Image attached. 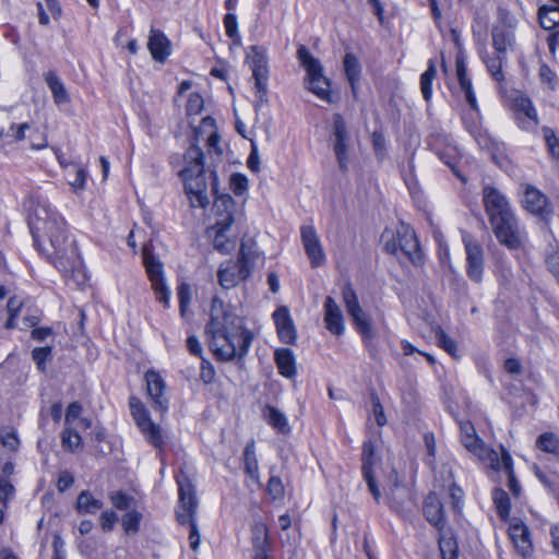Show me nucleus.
Segmentation results:
<instances>
[{"label":"nucleus","instance_id":"1","mask_svg":"<svg viewBox=\"0 0 559 559\" xmlns=\"http://www.w3.org/2000/svg\"><path fill=\"white\" fill-rule=\"evenodd\" d=\"M28 225L35 245L47 255L68 282L76 287L86 284L87 276L75 240L70 239L63 218L40 197L33 200Z\"/></svg>","mask_w":559,"mask_h":559},{"label":"nucleus","instance_id":"2","mask_svg":"<svg viewBox=\"0 0 559 559\" xmlns=\"http://www.w3.org/2000/svg\"><path fill=\"white\" fill-rule=\"evenodd\" d=\"M205 333L209 347L224 361L246 355L253 340L252 333L245 328L243 319L218 298L212 300Z\"/></svg>","mask_w":559,"mask_h":559},{"label":"nucleus","instance_id":"3","mask_svg":"<svg viewBox=\"0 0 559 559\" xmlns=\"http://www.w3.org/2000/svg\"><path fill=\"white\" fill-rule=\"evenodd\" d=\"M185 168L180 176L193 207H205L209 204L206 195V178L203 163V152L195 142L191 143L185 154Z\"/></svg>","mask_w":559,"mask_h":559},{"label":"nucleus","instance_id":"4","mask_svg":"<svg viewBox=\"0 0 559 559\" xmlns=\"http://www.w3.org/2000/svg\"><path fill=\"white\" fill-rule=\"evenodd\" d=\"M179 486V504L177 509V520L182 525H189L190 527V546L193 550L198 549L200 543V535L195 523V512L198 508V500L194 495L192 485L187 478L182 480L177 478Z\"/></svg>","mask_w":559,"mask_h":559},{"label":"nucleus","instance_id":"5","mask_svg":"<svg viewBox=\"0 0 559 559\" xmlns=\"http://www.w3.org/2000/svg\"><path fill=\"white\" fill-rule=\"evenodd\" d=\"M297 58L307 72V86L322 100L331 102L330 82L323 74L319 59L314 58L308 48L301 45L297 50Z\"/></svg>","mask_w":559,"mask_h":559},{"label":"nucleus","instance_id":"6","mask_svg":"<svg viewBox=\"0 0 559 559\" xmlns=\"http://www.w3.org/2000/svg\"><path fill=\"white\" fill-rule=\"evenodd\" d=\"M247 61L252 70L254 80L255 102L254 109L259 111L262 106L267 103V57L266 50L260 46H251L247 51Z\"/></svg>","mask_w":559,"mask_h":559},{"label":"nucleus","instance_id":"7","mask_svg":"<svg viewBox=\"0 0 559 559\" xmlns=\"http://www.w3.org/2000/svg\"><path fill=\"white\" fill-rule=\"evenodd\" d=\"M130 409L136 426L140 428L145 439L155 448L162 449L164 445V438L160 428L152 421L143 403L136 397H131Z\"/></svg>","mask_w":559,"mask_h":559},{"label":"nucleus","instance_id":"8","mask_svg":"<svg viewBox=\"0 0 559 559\" xmlns=\"http://www.w3.org/2000/svg\"><path fill=\"white\" fill-rule=\"evenodd\" d=\"M493 233L499 242L509 249H519L524 240L514 213L490 221Z\"/></svg>","mask_w":559,"mask_h":559},{"label":"nucleus","instance_id":"9","mask_svg":"<svg viewBox=\"0 0 559 559\" xmlns=\"http://www.w3.org/2000/svg\"><path fill=\"white\" fill-rule=\"evenodd\" d=\"M343 299L348 314L353 318V321L355 322L362 337L365 340L373 338L374 332L370 320L362 308L359 306L357 296L350 287H345L343 289Z\"/></svg>","mask_w":559,"mask_h":559},{"label":"nucleus","instance_id":"10","mask_svg":"<svg viewBox=\"0 0 559 559\" xmlns=\"http://www.w3.org/2000/svg\"><path fill=\"white\" fill-rule=\"evenodd\" d=\"M466 251V273L471 281L480 283L484 275V253L481 246L468 234L463 235Z\"/></svg>","mask_w":559,"mask_h":559},{"label":"nucleus","instance_id":"11","mask_svg":"<svg viewBox=\"0 0 559 559\" xmlns=\"http://www.w3.org/2000/svg\"><path fill=\"white\" fill-rule=\"evenodd\" d=\"M523 193L522 203L525 210L544 219L551 217L552 210L549 205L548 198L542 191L531 185H525Z\"/></svg>","mask_w":559,"mask_h":559},{"label":"nucleus","instance_id":"12","mask_svg":"<svg viewBox=\"0 0 559 559\" xmlns=\"http://www.w3.org/2000/svg\"><path fill=\"white\" fill-rule=\"evenodd\" d=\"M483 200L489 221L513 213L506 195L493 187L486 186L484 188Z\"/></svg>","mask_w":559,"mask_h":559},{"label":"nucleus","instance_id":"13","mask_svg":"<svg viewBox=\"0 0 559 559\" xmlns=\"http://www.w3.org/2000/svg\"><path fill=\"white\" fill-rule=\"evenodd\" d=\"M333 127H334V153L336 155L340 168L343 171L347 170L348 167V156H347V146H348V132L346 129V124L341 115L336 114L333 118Z\"/></svg>","mask_w":559,"mask_h":559},{"label":"nucleus","instance_id":"14","mask_svg":"<svg viewBox=\"0 0 559 559\" xmlns=\"http://www.w3.org/2000/svg\"><path fill=\"white\" fill-rule=\"evenodd\" d=\"M301 240L308 258L310 259L313 267L320 266L325 262V254L320 241V238L311 225H306L300 228Z\"/></svg>","mask_w":559,"mask_h":559},{"label":"nucleus","instance_id":"15","mask_svg":"<svg viewBox=\"0 0 559 559\" xmlns=\"http://www.w3.org/2000/svg\"><path fill=\"white\" fill-rule=\"evenodd\" d=\"M361 461H362V475L367 483L368 489L373 496L374 500L377 502L380 501L381 492L376 484L374 476H373V466L377 464L378 459L374 453V445L372 441L368 440L364 442L362 445V454H361Z\"/></svg>","mask_w":559,"mask_h":559},{"label":"nucleus","instance_id":"16","mask_svg":"<svg viewBox=\"0 0 559 559\" xmlns=\"http://www.w3.org/2000/svg\"><path fill=\"white\" fill-rule=\"evenodd\" d=\"M147 394L151 396L154 408L162 413L168 409V399L165 394L166 383L159 373L148 370L145 372Z\"/></svg>","mask_w":559,"mask_h":559},{"label":"nucleus","instance_id":"17","mask_svg":"<svg viewBox=\"0 0 559 559\" xmlns=\"http://www.w3.org/2000/svg\"><path fill=\"white\" fill-rule=\"evenodd\" d=\"M273 320L280 340L285 344H295L297 331L287 307L282 306L273 313Z\"/></svg>","mask_w":559,"mask_h":559},{"label":"nucleus","instance_id":"18","mask_svg":"<svg viewBox=\"0 0 559 559\" xmlns=\"http://www.w3.org/2000/svg\"><path fill=\"white\" fill-rule=\"evenodd\" d=\"M509 536L515 550L522 556L527 557L532 554L533 547L531 534L527 526L520 520L513 519L509 525Z\"/></svg>","mask_w":559,"mask_h":559},{"label":"nucleus","instance_id":"19","mask_svg":"<svg viewBox=\"0 0 559 559\" xmlns=\"http://www.w3.org/2000/svg\"><path fill=\"white\" fill-rule=\"evenodd\" d=\"M270 551L269 528L265 523L257 521L252 526V558L271 559Z\"/></svg>","mask_w":559,"mask_h":559},{"label":"nucleus","instance_id":"20","mask_svg":"<svg viewBox=\"0 0 559 559\" xmlns=\"http://www.w3.org/2000/svg\"><path fill=\"white\" fill-rule=\"evenodd\" d=\"M250 274V267L243 264L229 261L218 271V280L222 287L229 289L235 287L239 282L246 280Z\"/></svg>","mask_w":559,"mask_h":559},{"label":"nucleus","instance_id":"21","mask_svg":"<svg viewBox=\"0 0 559 559\" xmlns=\"http://www.w3.org/2000/svg\"><path fill=\"white\" fill-rule=\"evenodd\" d=\"M490 465L493 471H504L509 479V489L513 496L518 497L521 492V486L516 480L513 472L512 457L509 452L501 448V454H490Z\"/></svg>","mask_w":559,"mask_h":559},{"label":"nucleus","instance_id":"22","mask_svg":"<svg viewBox=\"0 0 559 559\" xmlns=\"http://www.w3.org/2000/svg\"><path fill=\"white\" fill-rule=\"evenodd\" d=\"M147 48L156 62L164 63L171 55V43L166 35L156 28H151Z\"/></svg>","mask_w":559,"mask_h":559},{"label":"nucleus","instance_id":"23","mask_svg":"<svg viewBox=\"0 0 559 559\" xmlns=\"http://www.w3.org/2000/svg\"><path fill=\"white\" fill-rule=\"evenodd\" d=\"M424 514L426 520L442 531L445 526L443 506L435 492H430L424 501Z\"/></svg>","mask_w":559,"mask_h":559},{"label":"nucleus","instance_id":"24","mask_svg":"<svg viewBox=\"0 0 559 559\" xmlns=\"http://www.w3.org/2000/svg\"><path fill=\"white\" fill-rule=\"evenodd\" d=\"M324 322L326 329L335 334L341 335L344 332L343 314L332 297H326L324 302Z\"/></svg>","mask_w":559,"mask_h":559},{"label":"nucleus","instance_id":"25","mask_svg":"<svg viewBox=\"0 0 559 559\" xmlns=\"http://www.w3.org/2000/svg\"><path fill=\"white\" fill-rule=\"evenodd\" d=\"M235 202L229 195H221L214 201L213 210L215 224L219 226H231L234 222Z\"/></svg>","mask_w":559,"mask_h":559},{"label":"nucleus","instance_id":"26","mask_svg":"<svg viewBox=\"0 0 559 559\" xmlns=\"http://www.w3.org/2000/svg\"><path fill=\"white\" fill-rule=\"evenodd\" d=\"M461 441L465 449L476 455L484 464L490 465V454H500L493 449H488L484 441L476 435L461 437Z\"/></svg>","mask_w":559,"mask_h":559},{"label":"nucleus","instance_id":"27","mask_svg":"<svg viewBox=\"0 0 559 559\" xmlns=\"http://www.w3.org/2000/svg\"><path fill=\"white\" fill-rule=\"evenodd\" d=\"M142 257L151 285L165 282L164 265L160 260L153 254L148 246L143 247Z\"/></svg>","mask_w":559,"mask_h":559},{"label":"nucleus","instance_id":"28","mask_svg":"<svg viewBox=\"0 0 559 559\" xmlns=\"http://www.w3.org/2000/svg\"><path fill=\"white\" fill-rule=\"evenodd\" d=\"M274 359L280 374L287 379H293L296 376V358L292 349L277 348L274 353Z\"/></svg>","mask_w":559,"mask_h":559},{"label":"nucleus","instance_id":"29","mask_svg":"<svg viewBox=\"0 0 559 559\" xmlns=\"http://www.w3.org/2000/svg\"><path fill=\"white\" fill-rule=\"evenodd\" d=\"M514 108L518 112L523 114L525 118L528 120L521 122L522 129H530L532 126H537L539 123L537 111L532 103V100L524 94H520L514 98Z\"/></svg>","mask_w":559,"mask_h":559},{"label":"nucleus","instance_id":"30","mask_svg":"<svg viewBox=\"0 0 559 559\" xmlns=\"http://www.w3.org/2000/svg\"><path fill=\"white\" fill-rule=\"evenodd\" d=\"M44 78L52 94L55 103L57 105L68 104L70 102V96L58 74L53 71H48L45 73Z\"/></svg>","mask_w":559,"mask_h":559},{"label":"nucleus","instance_id":"31","mask_svg":"<svg viewBox=\"0 0 559 559\" xmlns=\"http://www.w3.org/2000/svg\"><path fill=\"white\" fill-rule=\"evenodd\" d=\"M245 472L252 483L260 485L259 464L255 454V443L249 441L243 450Z\"/></svg>","mask_w":559,"mask_h":559},{"label":"nucleus","instance_id":"32","mask_svg":"<svg viewBox=\"0 0 559 559\" xmlns=\"http://www.w3.org/2000/svg\"><path fill=\"white\" fill-rule=\"evenodd\" d=\"M230 226L214 225L209 230V236L213 239V246L222 253H229L235 248V241L226 236Z\"/></svg>","mask_w":559,"mask_h":559},{"label":"nucleus","instance_id":"33","mask_svg":"<svg viewBox=\"0 0 559 559\" xmlns=\"http://www.w3.org/2000/svg\"><path fill=\"white\" fill-rule=\"evenodd\" d=\"M456 75L462 91L464 92L465 99L474 110L478 109L477 100L472 88V83L466 76L465 62L461 57L456 59Z\"/></svg>","mask_w":559,"mask_h":559},{"label":"nucleus","instance_id":"34","mask_svg":"<svg viewBox=\"0 0 559 559\" xmlns=\"http://www.w3.org/2000/svg\"><path fill=\"white\" fill-rule=\"evenodd\" d=\"M399 247L412 261L419 260V245L412 230L405 229L403 236L399 237Z\"/></svg>","mask_w":559,"mask_h":559},{"label":"nucleus","instance_id":"35","mask_svg":"<svg viewBox=\"0 0 559 559\" xmlns=\"http://www.w3.org/2000/svg\"><path fill=\"white\" fill-rule=\"evenodd\" d=\"M263 416L267 424L281 433H288L290 431L287 417L277 408L270 405L266 406Z\"/></svg>","mask_w":559,"mask_h":559},{"label":"nucleus","instance_id":"36","mask_svg":"<svg viewBox=\"0 0 559 559\" xmlns=\"http://www.w3.org/2000/svg\"><path fill=\"white\" fill-rule=\"evenodd\" d=\"M344 70L352 86V91L356 94V84L360 79V64L353 53H346L344 58Z\"/></svg>","mask_w":559,"mask_h":559},{"label":"nucleus","instance_id":"37","mask_svg":"<svg viewBox=\"0 0 559 559\" xmlns=\"http://www.w3.org/2000/svg\"><path fill=\"white\" fill-rule=\"evenodd\" d=\"M103 507V502L95 499L88 491L83 490L76 500V509L82 514H94Z\"/></svg>","mask_w":559,"mask_h":559},{"label":"nucleus","instance_id":"38","mask_svg":"<svg viewBox=\"0 0 559 559\" xmlns=\"http://www.w3.org/2000/svg\"><path fill=\"white\" fill-rule=\"evenodd\" d=\"M540 26L544 29H554L559 25V5H544L538 11Z\"/></svg>","mask_w":559,"mask_h":559},{"label":"nucleus","instance_id":"39","mask_svg":"<svg viewBox=\"0 0 559 559\" xmlns=\"http://www.w3.org/2000/svg\"><path fill=\"white\" fill-rule=\"evenodd\" d=\"M388 499L391 503V507L395 510H400L403 506L405 498L407 497V490L405 487L400 486L397 481V476H394L393 483L385 490Z\"/></svg>","mask_w":559,"mask_h":559},{"label":"nucleus","instance_id":"40","mask_svg":"<svg viewBox=\"0 0 559 559\" xmlns=\"http://www.w3.org/2000/svg\"><path fill=\"white\" fill-rule=\"evenodd\" d=\"M536 447L540 451L559 454V438L552 432H544L537 438Z\"/></svg>","mask_w":559,"mask_h":559},{"label":"nucleus","instance_id":"41","mask_svg":"<svg viewBox=\"0 0 559 559\" xmlns=\"http://www.w3.org/2000/svg\"><path fill=\"white\" fill-rule=\"evenodd\" d=\"M202 128H210L211 129V132L207 136V147H209V153L212 154V153H215L217 155H219L222 153L219 146H218V143H219V135L217 134V132L215 131V120L211 117H205L202 119V122H201V129Z\"/></svg>","mask_w":559,"mask_h":559},{"label":"nucleus","instance_id":"42","mask_svg":"<svg viewBox=\"0 0 559 559\" xmlns=\"http://www.w3.org/2000/svg\"><path fill=\"white\" fill-rule=\"evenodd\" d=\"M62 447L71 452H74L82 448V438L79 432L72 428V426H67L62 431L61 436Z\"/></svg>","mask_w":559,"mask_h":559},{"label":"nucleus","instance_id":"43","mask_svg":"<svg viewBox=\"0 0 559 559\" xmlns=\"http://www.w3.org/2000/svg\"><path fill=\"white\" fill-rule=\"evenodd\" d=\"M437 75L436 64L429 60L427 70L420 76V90L424 98L428 102L431 98V83Z\"/></svg>","mask_w":559,"mask_h":559},{"label":"nucleus","instance_id":"44","mask_svg":"<svg viewBox=\"0 0 559 559\" xmlns=\"http://www.w3.org/2000/svg\"><path fill=\"white\" fill-rule=\"evenodd\" d=\"M492 498H493V502H495L498 514L500 515V518L502 520H507L509 518L510 509H511L510 499H509L508 493L504 490L497 488L493 491Z\"/></svg>","mask_w":559,"mask_h":559},{"label":"nucleus","instance_id":"45","mask_svg":"<svg viewBox=\"0 0 559 559\" xmlns=\"http://www.w3.org/2000/svg\"><path fill=\"white\" fill-rule=\"evenodd\" d=\"M32 358L35 361L37 369L45 372L47 369V362L52 359V347L44 346L34 348L32 350Z\"/></svg>","mask_w":559,"mask_h":559},{"label":"nucleus","instance_id":"46","mask_svg":"<svg viewBox=\"0 0 559 559\" xmlns=\"http://www.w3.org/2000/svg\"><path fill=\"white\" fill-rule=\"evenodd\" d=\"M439 549L442 559H457V545L452 536L442 534L439 538Z\"/></svg>","mask_w":559,"mask_h":559},{"label":"nucleus","instance_id":"47","mask_svg":"<svg viewBox=\"0 0 559 559\" xmlns=\"http://www.w3.org/2000/svg\"><path fill=\"white\" fill-rule=\"evenodd\" d=\"M492 41L497 53L504 57L508 47L512 44V37L504 31L496 28L492 32Z\"/></svg>","mask_w":559,"mask_h":559},{"label":"nucleus","instance_id":"48","mask_svg":"<svg viewBox=\"0 0 559 559\" xmlns=\"http://www.w3.org/2000/svg\"><path fill=\"white\" fill-rule=\"evenodd\" d=\"M503 59H504V57L500 56V55H498L497 57H492V58L483 57V60L486 63L489 73L498 82H502L504 79L503 73H502Z\"/></svg>","mask_w":559,"mask_h":559},{"label":"nucleus","instance_id":"49","mask_svg":"<svg viewBox=\"0 0 559 559\" xmlns=\"http://www.w3.org/2000/svg\"><path fill=\"white\" fill-rule=\"evenodd\" d=\"M142 520V514L135 510L126 513L122 518V526L127 534H135L139 531V524Z\"/></svg>","mask_w":559,"mask_h":559},{"label":"nucleus","instance_id":"50","mask_svg":"<svg viewBox=\"0 0 559 559\" xmlns=\"http://www.w3.org/2000/svg\"><path fill=\"white\" fill-rule=\"evenodd\" d=\"M543 134L551 155L559 158V139L555 131L551 128L544 127Z\"/></svg>","mask_w":559,"mask_h":559},{"label":"nucleus","instance_id":"51","mask_svg":"<svg viewBox=\"0 0 559 559\" xmlns=\"http://www.w3.org/2000/svg\"><path fill=\"white\" fill-rule=\"evenodd\" d=\"M152 289L158 302L163 304L164 307H169L170 302V290L165 282L152 284Z\"/></svg>","mask_w":559,"mask_h":559},{"label":"nucleus","instance_id":"52","mask_svg":"<svg viewBox=\"0 0 559 559\" xmlns=\"http://www.w3.org/2000/svg\"><path fill=\"white\" fill-rule=\"evenodd\" d=\"M178 299H179V307H180V313L183 317L188 310L190 299H191V293L190 287L188 284H181L178 287Z\"/></svg>","mask_w":559,"mask_h":559},{"label":"nucleus","instance_id":"53","mask_svg":"<svg viewBox=\"0 0 559 559\" xmlns=\"http://www.w3.org/2000/svg\"><path fill=\"white\" fill-rule=\"evenodd\" d=\"M224 26L226 35L231 39H239L237 16L233 13H227L224 16Z\"/></svg>","mask_w":559,"mask_h":559},{"label":"nucleus","instance_id":"54","mask_svg":"<svg viewBox=\"0 0 559 559\" xmlns=\"http://www.w3.org/2000/svg\"><path fill=\"white\" fill-rule=\"evenodd\" d=\"M204 100L203 97L198 93H191L187 103L188 115H199L203 109Z\"/></svg>","mask_w":559,"mask_h":559},{"label":"nucleus","instance_id":"55","mask_svg":"<svg viewBox=\"0 0 559 559\" xmlns=\"http://www.w3.org/2000/svg\"><path fill=\"white\" fill-rule=\"evenodd\" d=\"M437 341L439 345L447 350L450 355L455 356L456 354V345L455 342L447 335L442 330H439L436 333Z\"/></svg>","mask_w":559,"mask_h":559},{"label":"nucleus","instance_id":"56","mask_svg":"<svg viewBox=\"0 0 559 559\" xmlns=\"http://www.w3.org/2000/svg\"><path fill=\"white\" fill-rule=\"evenodd\" d=\"M74 170V177L69 179V183L73 188L74 191L81 190L84 187V182L87 177V171L83 167L75 166L73 168Z\"/></svg>","mask_w":559,"mask_h":559},{"label":"nucleus","instance_id":"57","mask_svg":"<svg viewBox=\"0 0 559 559\" xmlns=\"http://www.w3.org/2000/svg\"><path fill=\"white\" fill-rule=\"evenodd\" d=\"M267 491L273 499H281L284 496V486L280 477L272 476L267 483Z\"/></svg>","mask_w":559,"mask_h":559},{"label":"nucleus","instance_id":"58","mask_svg":"<svg viewBox=\"0 0 559 559\" xmlns=\"http://www.w3.org/2000/svg\"><path fill=\"white\" fill-rule=\"evenodd\" d=\"M230 186L237 195H241L248 189V180L241 174H234L230 178Z\"/></svg>","mask_w":559,"mask_h":559},{"label":"nucleus","instance_id":"59","mask_svg":"<svg viewBox=\"0 0 559 559\" xmlns=\"http://www.w3.org/2000/svg\"><path fill=\"white\" fill-rule=\"evenodd\" d=\"M111 503L119 510H126L129 508L132 500L131 497L127 496L122 491H115L110 493Z\"/></svg>","mask_w":559,"mask_h":559},{"label":"nucleus","instance_id":"60","mask_svg":"<svg viewBox=\"0 0 559 559\" xmlns=\"http://www.w3.org/2000/svg\"><path fill=\"white\" fill-rule=\"evenodd\" d=\"M250 142H251V152H250V155L248 157V160H247V164H248V167L251 171L253 173H259L260 171V155H259V151H258V145L257 143L250 139Z\"/></svg>","mask_w":559,"mask_h":559},{"label":"nucleus","instance_id":"61","mask_svg":"<svg viewBox=\"0 0 559 559\" xmlns=\"http://www.w3.org/2000/svg\"><path fill=\"white\" fill-rule=\"evenodd\" d=\"M82 412V406L79 402L71 403L66 413V425L72 426L75 420H80V415Z\"/></svg>","mask_w":559,"mask_h":559},{"label":"nucleus","instance_id":"62","mask_svg":"<svg viewBox=\"0 0 559 559\" xmlns=\"http://www.w3.org/2000/svg\"><path fill=\"white\" fill-rule=\"evenodd\" d=\"M372 411L376 417V421L379 426H384L386 424V417L384 415L383 406L380 403V400L377 395H372Z\"/></svg>","mask_w":559,"mask_h":559},{"label":"nucleus","instance_id":"63","mask_svg":"<svg viewBox=\"0 0 559 559\" xmlns=\"http://www.w3.org/2000/svg\"><path fill=\"white\" fill-rule=\"evenodd\" d=\"M253 259L254 255L251 247L248 246L246 242H242L239 251V260L237 261V263L250 267L249 265L253 261Z\"/></svg>","mask_w":559,"mask_h":559},{"label":"nucleus","instance_id":"64","mask_svg":"<svg viewBox=\"0 0 559 559\" xmlns=\"http://www.w3.org/2000/svg\"><path fill=\"white\" fill-rule=\"evenodd\" d=\"M74 483V477L72 474L68 471H62L59 473L57 487L60 492L66 491L68 488H70Z\"/></svg>","mask_w":559,"mask_h":559}]
</instances>
